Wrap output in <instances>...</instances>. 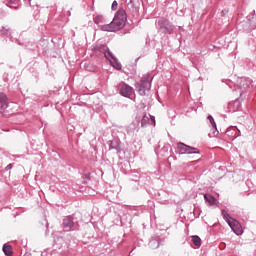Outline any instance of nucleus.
Here are the masks:
<instances>
[{
	"label": "nucleus",
	"mask_w": 256,
	"mask_h": 256,
	"mask_svg": "<svg viewBox=\"0 0 256 256\" xmlns=\"http://www.w3.org/2000/svg\"><path fill=\"white\" fill-rule=\"evenodd\" d=\"M125 23H127V12H125V9L120 8L116 12L113 20L109 24L101 25L100 29L101 31L115 32L123 29L125 27Z\"/></svg>",
	"instance_id": "f257e3e1"
},
{
	"label": "nucleus",
	"mask_w": 256,
	"mask_h": 256,
	"mask_svg": "<svg viewBox=\"0 0 256 256\" xmlns=\"http://www.w3.org/2000/svg\"><path fill=\"white\" fill-rule=\"evenodd\" d=\"M153 81V76L147 73L144 74L139 82L136 83V89L139 95H146L147 91H151V82Z\"/></svg>",
	"instance_id": "f03ea898"
},
{
	"label": "nucleus",
	"mask_w": 256,
	"mask_h": 256,
	"mask_svg": "<svg viewBox=\"0 0 256 256\" xmlns=\"http://www.w3.org/2000/svg\"><path fill=\"white\" fill-rule=\"evenodd\" d=\"M177 150L180 155H199V150L195 147H191L187 144H184L182 142H179L177 144Z\"/></svg>",
	"instance_id": "7ed1b4c3"
},
{
	"label": "nucleus",
	"mask_w": 256,
	"mask_h": 256,
	"mask_svg": "<svg viewBox=\"0 0 256 256\" xmlns=\"http://www.w3.org/2000/svg\"><path fill=\"white\" fill-rule=\"evenodd\" d=\"M158 29L164 34L168 33L169 35H171V33H173L174 27H173V24L169 22V20L162 19L158 21Z\"/></svg>",
	"instance_id": "20e7f679"
},
{
	"label": "nucleus",
	"mask_w": 256,
	"mask_h": 256,
	"mask_svg": "<svg viewBox=\"0 0 256 256\" xmlns=\"http://www.w3.org/2000/svg\"><path fill=\"white\" fill-rule=\"evenodd\" d=\"M118 89H119V93L120 95H122V97H131L133 95V87H131L130 85L121 82L118 85Z\"/></svg>",
	"instance_id": "39448f33"
},
{
	"label": "nucleus",
	"mask_w": 256,
	"mask_h": 256,
	"mask_svg": "<svg viewBox=\"0 0 256 256\" xmlns=\"http://www.w3.org/2000/svg\"><path fill=\"white\" fill-rule=\"evenodd\" d=\"M96 51H100V53H103L105 58L110 62L116 59L113 55V52H111V50H109V48H107L105 45L96 46Z\"/></svg>",
	"instance_id": "423d86ee"
},
{
	"label": "nucleus",
	"mask_w": 256,
	"mask_h": 256,
	"mask_svg": "<svg viewBox=\"0 0 256 256\" xmlns=\"http://www.w3.org/2000/svg\"><path fill=\"white\" fill-rule=\"evenodd\" d=\"M228 225L236 235H243V227H241L239 221L231 219V221H228Z\"/></svg>",
	"instance_id": "0eeeda50"
},
{
	"label": "nucleus",
	"mask_w": 256,
	"mask_h": 256,
	"mask_svg": "<svg viewBox=\"0 0 256 256\" xmlns=\"http://www.w3.org/2000/svg\"><path fill=\"white\" fill-rule=\"evenodd\" d=\"M0 113L1 115H5V109L9 107V99L7 98V95L3 92H0Z\"/></svg>",
	"instance_id": "6e6552de"
},
{
	"label": "nucleus",
	"mask_w": 256,
	"mask_h": 256,
	"mask_svg": "<svg viewBox=\"0 0 256 256\" xmlns=\"http://www.w3.org/2000/svg\"><path fill=\"white\" fill-rule=\"evenodd\" d=\"M109 151L115 149L116 153H121V142L119 140L108 141Z\"/></svg>",
	"instance_id": "1a4fd4ad"
},
{
	"label": "nucleus",
	"mask_w": 256,
	"mask_h": 256,
	"mask_svg": "<svg viewBox=\"0 0 256 256\" xmlns=\"http://www.w3.org/2000/svg\"><path fill=\"white\" fill-rule=\"evenodd\" d=\"M73 225H75L73 222V217L67 216L63 219V228L65 231H71L73 229Z\"/></svg>",
	"instance_id": "9d476101"
},
{
	"label": "nucleus",
	"mask_w": 256,
	"mask_h": 256,
	"mask_svg": "<svg viewBox=\"0 0 256 256\" xmlns=\"http://www.w3.org/2000/svg\"><path fill=\"white\" fill-rule=\"evenodd\" d=\"M237 85L239 89H249V86L251 85V81H249L247 78H239L237 80Z\"/></svg>",
	"instance_id": "9b49d317"
},
{
	"label": "nucleus",
	"mask_w": 256,
	"mask_h": 256,
	"mask_svg": "<svg viewBox=\"0 0 256 256\" xmlns=\"http://www.w3.org/2000/svg\"><path fill=\"white\" fill-rule=\"evenodd\" d=\"M204 199L210 207H213V205H215L217 203V199L215 197H213V195H211V194H205Z\"/></svg>",
	"instance_id": "f8f14e48"
},
{
	"label": "nucleus",
	"mask_w": 256,
	"mask_h": 256,
	"mask_svg": "<svg viewBox=\"0 0 256 256\" xmlns=\"http://www.w3.org/2000/svg\"><path fill=\"white\" fill-rule=\"evenodd\" d=\"M160 244L161 243L155 238H152L148 243L150 249H158Z\"/></svg>",
	"instance_id": "ddd939ff"
},
{
	"label": "nucleus",
	"mask_w": 256,
	"mask_h": 256,
	"mask_svg": "<svg viewBox=\"0 0 256 256\" xmlns=\"http://www.w3.org/2000/svg\"><path fill=\"white\" fill-rule=\"evenodd\" d=\"M93 19L96 25H103L105 23V17L103 15H96Z\"/></svg>",
	"instance_id": "4468645a"
},
{
	"label": "nucleus",
	"mask_w": 256,
	"mask_h": 256,
	"mask_svg": "<svg viewBox=\"0 0 256 256\" xmlns=\"http://www.w3.org/2000/svg\"><path fill=\"white\" fill-rule=\"evenodd\" d=\"M3 252L5 255L11 256V255H13V247H11V245H4Z\"/></svg>",
	"instance_id": "2eb2a0df"
},
{
	"label": "nucleus",
	"mask_w": 256,
	"mask_h": 256,
	"mask_svg": "<svg viewBox=\"0 0 256 256\" xmlns=\"http://www.w3.org/2000/svg\"><path fill=\"white\" fill-rule=\"evenodd\" d=\"M149 123H151V119L149 118V116H147V114H145L141 120V127H147Z\"/></svg>",
	"instance_id": "dca6fc26"
},
{
	"label": "nucleus",
	"mask_w": 256,
	"mask_h": 256,
	"mask_svg": "<svg viewBox=\"0 0 256 256\" xmlns=\"http://www.w3.org/2000/svg\"><path fill=\"white\" fill-rule=\"evenodd\" d=\"M110 63L114 69H117V71H121V63L117 61V58H114L113 60H110Z\"/></svg>",
	"instance_id": "f3484780"
},
{
	"label": "nucleus",
	"mask_w": 256,
	"mask_h": 256,
	"mask_svg": "<svg viewBox=\"0 0 256 256\" xmlns=\"http://www.w3.org/2000/svg\"><path fill=\"white\" fill-rule=\"evenodd\" d=\"M192 242L196 247H201V237L197 235L192 236Z\"/></svg>",
	"instance_id": "a211bd4d"
},
{
	"label": "nucleus",
	"mask_w": 256,
	"mask_h": 256,
	"mask_svg": "<svg viewBox=\"0 0 256 256\" xmlns=\"http://www.w3.org/2000/svg\"><path fill=\"white\" fill-rule=\"evenodd\" d=\"M0 31L6 37H9L11 35V28L2 27V29Z\"/></svg>",
	"instance_id": "6ab92c4d"
},
{
	"label": "nucleus",
	"mask_w": 256,
	"mask_h": 256,
	"mask_svg": "<svg viewBox=\"0 0 256 256\" xmlns=\"http://www.w3.org/2000/svg\"><path fill=\"white\" fill-rule=\"evenodd\" d=\"M223 219L226 220L227 223H229V221H231V216L229 215V213H227L224 209L221 211Z\"/></svg>",
	"instance_id": "aec40b11"
},
{
	"label": "nucleus",
	"mask_w": 256,
	"mask_h": 256,
	"mask_svg": "<svg viewBox=\"0 0 256 256\" xmlns=\"http://www.w3.org/2000/svg\"><path fill=\"white\" fill-rule=\"evenodd\" d=\"M208 120L210 122V125H212V129H217V124L215 123V119H213V116L209 115Z\"/></svg>",
	"instance_id": "412c9836"
},
{
	"label": "nucleus",
	"mask_w": 256,
	"mask_h": 256,
	"mask_svg": "<svg viewBox=\"0 0 256 256\" xmlns=\"http://www.w3.org/2000/svg\"><path fill=\"white\" fill-rule=\"evenodd\" d=\"M234 106L237 107V108L234 109L233 111H237L239 109V107H241V102H239V100H235L234 101Z\"/></svg>",
	"instance_id": "4be33fe9"
},
{
	"label": "nucleus",
	"mask_w": 256,
	"mask_h": 256,
	"mask_svg": "<svg viewBox=\"0 0 256 256\" xmlns=\"http://www.w3.org/2000/svg\"><path fill=\"white\" fill-rule=\"evenodd\" d=\"M118 5H119V3H117V1H113V3H112V11H117Z\"/></svg>",
	"instance_id": "5701e85b"
},
{
	"label": "nucleus",
	"mask_w": 256,
	"mask_h": 256,
	"mask_svg": "<svg viewBox=\"0 0 256 256\" xmlns=\"http://www.w3.org/2000/svg\"><path fill=\"white\" fill-rule=\"evenodd\" d=\"M13 3H19V0H10V7H15L13 6Z\"/></svg>",
	"instance_id": "b1692460"
},
{
	"label": "nucleus",
	"mask_w": 256,
	"mask_h": 256,
	"mask_svg": "<svg viewBox=\"0 0 256 256\" xmlns=\"http://www.w3.org/2000/svg\"><path fill=\"white\" fill-rule=\"evenodd\" d=\"M10 169H13V164H8L6 166V171H9Z\"/></svg>",
	"instance_id": "393cba45"
},
{
	"label": "nucleus",
	"mask_w": 256,
	"mask_h": 256,
	"mask_svg": "<svg viewBox=\"0 0 256 256\" xmlns=\"http://www.w3.org/2000/svg\"><path fill=\"white\" fill-rule=\"evenodd\" d=\"M90 67V65L88 64V65H86V71H95V69H91V68H89Z\"/></svg>",
	"instance_id": "a878e982"
}]
</instances>
